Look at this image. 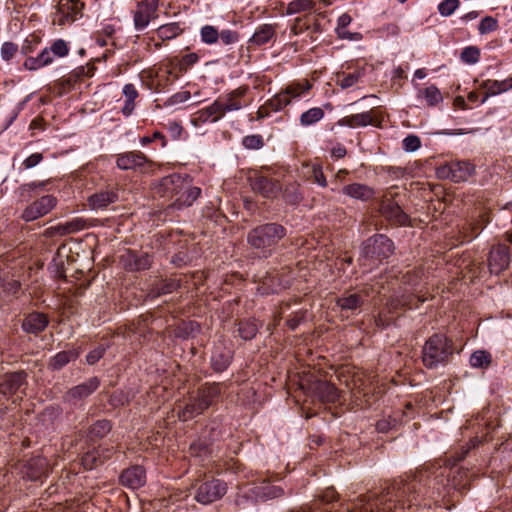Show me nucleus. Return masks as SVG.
<instances>
[{
	"label": "nucleus",
	"instance_id": "1",
	"mask_svg": "<svg viewBox=\"0 0 512 512\" xmlns=\"http://www.w3.org/2000/svg\"><path fill=\"white\" fill-rule=\"evenodd\" d=\"M444 487L445 479L441 471L421 469L406 480H394L380 495H359L346 512H398L405 508L429 506L425 501L439 497Z\"/></svg>",
	"mask_w": 512,
	"mask_h": 512
},
{
	"label": "nucleus",
	"instance_id": "2",
	"mask_svg": "<svg viewBox=\"0 0 512 512\" xmlns=\"http://www.w3.org/2000/svg\"><path fill=\"white\" fill-rule=\"evenodd\" d=\"M286 236V227L277 222H268L250 229L246 240L251 249L256 250L260 256L268 258Z\"/></svg>",
	"mask_w": 512,
	"mask_h": 512
},
{
	"label": "nucleus",
	"instance_id": "3",
	"mask_svg": "<svg viewBox=\"0 0 512 512\" xmlns=\"http://www.w3.org/2000/svg\"><path fill=\"white\" fill-rule=\"evenodd\" d=\"M223 383L206 382L196 391L195 395L188 398L183 408L178 412L181 421L191 420L203 414L221 396Z\"/></svg>",
	"mask_w": 512,
	"mask_h": 512
},
{
	"label": "nucleus",
	"instance_id": "4",
	"mask_svg": "<svg viewBox=\"0 0 512 512\" xmlns=\"http://www.w3.org/2000/svg\"><path fill=\"white\" fill-rule=\"evenodd\" d=\"M455 351L452 339L445 334L435 333L430 336L422 347V363L427 369L446 366Z\"/></svg>",
	"mask_w": 512,
	"mask_h": 512
},
{
	"label": "nucleus",
	"instance_id": "5",
	"mask_svg": "<svg viewBox=\"0 0 512 512\" xmlns=\"http://www.w3.org/2000/svg\"><path fill=\"white\" fill-rule=\"evenodd\" d=\"M395 250L393 241L384 234H374L362 242L359 260L370 263H381L388 259ZM365 265V263H363Z\"/></svg>",
	"mask_w": 512,
	"mask_h": 512
},
{
	"label": "nucleus",
	"instance_id": "6",
	"mask_svg": "<svg viewBox=\"0 0 512 512\" xmlns=\"http://www.w3.org/2000/svg\"><path fill=\"white\" fill-rule=\"evenodd\" d=\"M249 91L248 86H240L225 96H220L208 107L212 117V123L218 122L226 113L241 110L247 106L244 97Z\"/></svg>",
	"mask_w": 512,
	"mask_h": 512
},
{
	"label": "nucleus",
	"instance_id": "7",
	"mask_svg": "<svg viewBox=\"0 0 512 512\" xmlns=\"http://www.w3.org/2000/svg\"><path fill=\"white\" fill-rule=\"evenodd\" d=\"M68 53L67 43L63 39H57L50 47L44 48L36 57H27L23 67L30 71H36L53 63L55 57L63 58Z\"/></svg>",
	"mask_w": 512,
	"mask_h": 512
},
{
	"label": "nucleus",
	"instance_id": "8",
	"mask_svg": "<svg viewBox=\"0 0 512 512\" xmlns=\"http://www.w3.org/2000/svg\"><path fill=\"white\" fill-rule=\"evenodd\" d=\"M475 173V165L468 160H452L436 168V176L454 183L467 181Z\"/></svg>",
	"mask_w": 512,
	"mask_h": 512
},
{
	"label": "nucleus",
	"instance_id": "9",
	"mask_svg": "<svg viewBox=\"0 0 512 512\" xmlns=\"http://www.w3.org/2000/svg\"><path fill=\"white\" fill-rule=\"evenodd\" d=\"M187 188V175L171 174L159 180L154 186V195L167 201L181 196L184 189Z\"/></svg>",
	"mask_w": 512,
	"mask_h": 512
},
{
	"label": "nucleus",
	"instance_id": "10",
	"mask_svg": "<svg viewBox=\"0 0 512 512\" xmlns=\"http://www.w3.org/2000/svg\"><path fill=\"white\" fill-rule=\"evenodd\" d=\"M227 492V484L220 479H210L196 486L194 499L203 505L211 504L221 499Z\"/></svg>",
	"mask_w": 512,
	"mask_h": 512
},
{
	"label": "nucleus",
	"instance_id": "11",
	"mask_svg": "<svg viewBox=\"0 0 512 512\" xmlns=\"http://www.w3.org/2000/svg\"><path fill=\"white\" fill-rule=\"evenodd\" d=\"M116 167L120 170H132L145 173L154 162L139 150L127 151L116 155Z\"/></svg>",
	"mask_w": 512,
	"mask_h": 512
},
{
	"label": "nucleus",
	"instance_id": "12",
	"mask_svg": "<svg viewBox=\"0 0 512 512\" xmlns=\"http://www.w3.org/2000/svg\"><path fill=\"white\" fill-rule=\"evenodd\" d=\"M176 65L171 58L159 64L154 70L152 78V85L154 90L158 93L163 92L165 89L174 84L176 80L181 77Z\"/></svg>",
	"mask_w": 512,
	"mask_h": 512
},
{
	"label": "nucleus",
	"instance_id": "13",
	"mask_svg": "<svg viewBox=\"0 0 512 512\" xmlns=\"http://www.w3.org/2000/svg\"><path fill=\"white\" fill-rule=\"evenodd\" d=\"M100 386V379L96 376L70 388L63 396V401L71 407H82L83 402Z\"/></svg>",
	"mask_w": 512,
	"mask_h": 512
},
{
	"label": "nucleus",
	"instance_id": "14",
	"mask_svg": "<svg viewBox=\"0 0 512 512\" xmlns=\"http://www.w3.org/2000/svg\"><path fill=\"white\" fill-rule=\"evenodd\" d=\"M28 374L24 370L9 372L0 377V394L11 397L17 393L26 394Z\"/></svg>",
	"mask_w": 512,
	"mask_h": 512
},
{
	"label": "nucleus",
	"instance_id": "15",
	"mask_svg": "<svg viewBox=\"0 0 512 512\" xmlns=\"http://www.w3.org/2000/svg\"><path fill=\"white\" fill-rule=\"evenodd\" d=\"M160 0H136L133 11L134 27L137 31L144 30L149 23L158 18V5Z\"/></svg>",
	"mask_w": 512,
	"mask_h": 512
},
{
	"label": "nucleus",
	"instance_id": "16",
	"mask_svg": "<svg viewBox=\"0 0 512 512\" xmlns=\"http://www.w3.org/2000/svg\"><path fill=\"white\" fill-rule=\"evenodd\" d=\"M57 199L52 195H45L28 205L21 214L25 222H32L45 215L55 208Z\"/></svg>",
	"mask_w": 512,
	"mask_h": 512
},
{
	"label": "nucleus",
	"instance_id": "17",
	"mask_svg": "<svg viewBox=\"0 0 512 512\" xmlns=\"http://www.w3.org/2000/svg\"><path fill=\"white\" fill-rule=\"evenodd\" d=\"M248 180L252 190L259 193L264 198H274L281 190V186L277 180L257 172L250 175Z\"/></svg>",
	"mask_w": 512,
	"mask_h": 512
},
{
	"label": "nucleus",
	"instance_id": "18",
	"mask_svg": "<svg viewBox=\"0 0 512 512\" xmlns=\"http://www.w3.org/2000/svg\"><path fill=\"white\" fill-rule=\"evenodd\" d=\"M381 215L395 226H408L410 217L392 198L385 197L380 204Z\"/></svg>",
	"mask_w": 512,
	"mask_h": 512
},
{
	"label": "nucleus",
	"instance_id": "19",
	"mask_svg": "<svg viewBox=\"0 0 512 512\" xmlns=\"http://www.w3.org/2000/svg\"><path fill=\"white\" fill-rule=\"evenodd\" d=\"M84 3L80 0H58V24L65 25L83 16Z\"/></svg>",
	"mask_w": 512,
	"mask_h": 512
},
{
	"label": "nucleus",
	"instance_id": "20",
	"mask_svg": "<svg viewBox=\"0 0 512 512\" xmlns=\"http://www.w3.org/2000/svg\"><path fill=\"white\" fill-rule=\"evenodd\" d=\"M120 262L127 271L136 272L149 269L152 257L147 252L128 249L120 256Z\"/></svg>",
	"mask_w": 512,
	"mask_h": 512
},
{
	"label": "nucleus",
	"instance_id": "21",
	"mask_svg": "<svg viewBox=\"0 0 512 512\" xmlns=\"http://www.w3.org/2000/svg\"><path fill=\"white\" fill-rule=\"evenodd\" d=\"M511 261L509 246L497 244L488 255V267L491 273L499 274L509 267Z\"/></svg>",
	"mask_w": 512,
	"mask_h": 512
},
{
	"label": "nucleus",
	"instance_id": "22",
	"mask_svg": "<svg viewBox=\"0 0 512 512\" xmlns=\"http://www.w3.org/2000/svg\"><path fill=\"white\" fill-rule=\"evenodd\" d=\"M337 125L350 128L366 127L368 125L380 127L381 119L377 115V111L371 109L366 112L345 116L337 121Z\"/></svg>",
	"mask_w": 512,
	"mask_h": 512
},
{
	"label": "nucleus",
	"instance_id": "23",
	"mask_svg": "<svg viewBox=\"0 0 512 512\" xmlns=\"http://www.w3.org/2000/svg\"><path fill=\"white\" fill-rule=\"evenodd\" d=\"M119 482L126 488L132 490L139 489L146 483L145 469L139 465L131 466L122 471Z\"/></svg>",
	"mask_w": 512,
	"mask_h": 512
},
{
	"label": "nucleus",
	"instance_id": "24",
	"mask_svg": "<svg viewBox=\"0 0 512 512\" xmlns=\"http://www.w3.org/2000/svg\"><path fill=\"white\" fill-rule=\"evenodd\" d=\"M233 360V351L224 345H216L210 357V366L216 373H222L230 366Z\"/></svg>",
	"mask_w": 512,
	"mask_h": 512
},
{
	"label": "nucleus",
	"instance_id": "25",
	"mask_svg": "<svg viewBox=\"0 0 512 512\" xmlns=\"http://www.w3.org/2000/svg\"><path fill=\"white\" fill-rule=\"evenodd\" d=\"M311 390L322 403H335L340 397V392L336 386L323 380L315 381L311 385Z\"/></svg>",
	"mask_w": 512,
	"mask_h": 512
},
{
	"label": "nucleus",
	"instance_id": "26",
	"mask_svg": "<svg viewBox=\"0 0 512 512\" xmlns=\"http://www.w3.org/2000/svg\"><path fill=\"white\" fill-rule=\"evenodd\" d=\"M48 472L47 460L43 457H34L23 466L22 473L29 480H40Z\"/></svg>",
	"mask_w": 512,
	"mask_h": 512
},
{
	"label": "nucleus",
	"instance_id": "27",
	"mask_svg": "<svg viewBox=\"0 0 512 512\" xmlns=\"http://www.w3.org/2000/svg\"><path fill=\"white\" fill-rule=\"evenodd\" d=\"M49 324L48 317L44 313H29L22 322V329L26 333L37 335L43 332Z\"/></svg>",
	"mask_w": 512,
	"mask_h": 512
},
{
	"label": "nucleus",
	"instance_id": "28",
	"mask_svg": "<svg viewBox=\"0 0 512 512\" xmlns=\"http://www.w3.org/2000/svg\"><path fill=\"white\" fill-rule=\"evenodd\" d=\"M277 24L265 23L259 25L248 40L250 46L261 47L276 37Z\"/></svg>",
	"mask_w": 512,
	"mask_h": 512
},
{
	"label": "nucleus",
	"instance_id": "29",
	"mask_svg": "<svg viewBox=\"0 0 512 512\" xmlns=\"http://www.w3.org/2000/svg\"><path fill=\"white\" fill-rule=\"evenodd\" d=\"M366 295L362 292L345 293L336 299V305L343 311L354 312L362 307Z\"/></svg>",
	"mask_w": 512,
	"mask_h": 512
},
{
	"label": "nucleus",
	"instance_id": "30",
	"mask_svg": "<svg viewBox=\"0 0 512 512\" xmlns=\"http://www.w3.org/2000/svg\"><path fill=\"white\" fill-rule=\"evenodd\" d=\"M480 88L486 90V93L481 100V103H484L490 96H495L512 89V77L502 81L492 79L484 80L480 84Z\"/></svg>",
	"mask_w": 512,
	"mask_h": 512
},
{
	"label": "nucleus",
	"instance_id": "31",
	"mask_svg": "<svg viewBox=\"0 0 512 512\" xmlns=\"http://www.w3.org/2000/svg\"><path fill=\"white\" fill-rule=\"evenodd\" d=\"M87 228V221L83 218H74L71 221H68L64 224H59L56 227H51L47 229V234L50 236L53 235H59V236H65L68 234H73L76 232H79L81 230H84Z\"/></svg>",
	"mask_w": 512,
	"mask_h": 512
},
{
	"label": "nucleus",
	"instance_id": "32",
	"mask_svg": "<svg viewBox=\"0 0 512 512\" xmlns=\"http://www.w3.org/2000/svg\"><path fill=\"white\" fill-rule=\"evenodd\" d=\"M342 193L360 201H369L375 195V191L372 187L362 183L345 185L342 188Z\"/></svg>",
	"mask_w": 512,
	"mask_h": 512
},
{
	"label": "nucleus",
	"instance_id": "33",
	"mask_svg": "<svg viewBox=\"0 0 512 512\" xmlns=\"http://www.w3.org/2000/svg\"><path fill=\"white\" fill-rule=\"evenodd\" d=\"M424 301L425 299L416 297L412 294H402L401 296H394L390 298L388 302V309L392 312L403 308H418L419 303H423Z\"/></svg>",
	"mask_w": 512,
	"mask_h": 512
},
{
	"label": "nucleus",
	"instance_id": "34",
	"mask_svg": "<svg viewBox=\"0 0 512 512\" xmlns=\"http://www.w3.org/2000/svg\"><path fill=\"white\" fill-rule=\"evenodd\" d=\"M200 194L201 189L196 186H191L187 178V188L182 191L181 196H178L170 206L176 209L191 206Z\"/></svg>",
	"mask_w": 512,
	"mask_h": 512
},
{
	"label": "nucleus",
	"instance_id": "35",
	"mask_svg": "<svg viewBox=\"0 0 512 512\" xmlns=\"http://www.w3.org/2000/svg\"><path fill=\"white\" fill-rule=\"evenodd\" d=\"M78 357L79 352L76 349L60 351L49 360L48 366L50 369L58 371Z\"/></svg>",
	"mask_w": 512,
	"mask_h": 512
},
{
	"label": "nucleus",
	"instance_id": "36",
	"mask_svg": "<svg viewBox=\"0 0 512 512\" xmlns=\"http://www.w3.org/2000/svg\"><path fill=\"white\" fill-rule=\"evenodd\" d=\"M118 198L116 192L112 190L100 191L88 198L89 205L93 209H104L108 205L114 203Z\"/></svg>",
	"mask_w": 512,
	"mask_h": 512
},
{
	"label": "nucleus",
	"instance_id": "37",
	"mask_svg": "<svg viewBox=\"0 0 512 512\" xmlns=\"http://www.w3.org/2000/svg\"><path fill=\"white\" fill-rule=\"evenodd\" d=\"M364 76V69L357 68L353 72H340L337 73L336 83L342 88L347 89L357 84Z\"/></svg>",
	"mask_w": 512,
	"mask_h": 512
},
{
	"label": "nucleus",
	"instance_id": "38",
	"mask_svg": "<svg viewBox=\"0 0 512 512\" xmlns=\"http://www.w3.org/2000/svg\"><path fill=\"white\" fill-rule=\"evenodd\" d=\"M111 429L112 423L109 420H97L89 427L87 436L91 441H97L104 438Z\"/></svg>",
	"mask_w": 512,
	"mask_h": 512
},
{
	"label": "nucleus",
	"instance_id": "39",
	"mask_svg": "<svg viewBox=\"0 0 512 512\" xmlns=\"http://www.w3.org/2000/svg\"><path fill=\"white\" fill-rule=\"evenodd\" d=\"M259 325L255 319H245L238 323V334L243 340H252L258 333Z\"/></svg>",
	"mask_w": 512,
	"mask_h": 512
},
{
	"label": "nucleus",
	"instance_id": "40",
	"mask_svg": "<svg viewBox=\"0 0 512 512\" xmlns=\"http://www.w3.org/2000/svg\"><path fill=\"white\" fill-rule=\"evenodd\" d=\"M200 331V326L194 321H183L175 329L174 335L180 339H188L194 337Z\"/></svg>",
	"mask_w": 512,
	"mask_h": 512
},
{
	"label": "nucleus",
	"instance_id": "41",
	"mask_svg": "<svg viewBox=\"0 0 512 512\" xmlns=\"http://www.w3.org/2000/svg\"><path fill=\"white\" fill-rule=\"evenodd\" d=\"M181 287V282L176 278L163 279L153 288L155 296L170 294Z\"/></svg>",
	"mask_w": 512,
	"mask_h": 512
},
{
	"label": "nucleus",
	"instance_id": "42",
	"mask_svg": "<svg viewBox=\"0 0 512 512\" xmlns=\"http://www.w3.org/2000/svg\"><path fill=\"white\" fill-rule=\"evenodd\" d=\"M312 85L304 80L302 82H293L288 84L283 90L289 96L290 102L293 99L301 97L311 89Z\"/></svg>",
	"mask_w": 512,
	"mask_h": 512
},
{
	"label": "nucleus",
	"instance_id": "43",
	"mask_svg": "<svg viewBox=\"0 0 512 512\" xmlns=\"http://www.w3.org/2000/svg\"><path fill=\"white\" fill-rule=\"evenodd\" d=\"M171 60L176 65L178 71L183 75L187 70L199 61V56L196 53H188L178 57H172Z\"/></svg>",
	"mask_w": 512,
	"mask_h": 512
},
{
	"label": "nucleus",
	"instance_id": "44",
	"mask_svg": "<svg viewBox=\"0 0 512 512\" xmlns=\"http://www.w3.org/2000/svg\"><path fill=\"white\" fill-rule=\"evenodd\" d=\"M323 117L324 111L320 107H313L301 114L300 124L302 126H310L320 121Z\"/></svg>",
	"mask_w": 512,
	"mask_h": 512
},
{
	"label": "nucleus",
	"instance_id": "45",
	"mask_svg": "<svg viewBox=\"0 0 512 512\" xmlns=\"http://www.w3.org/2000/svg\"><path fill=\"white\" fill-rule=\"evenodd\" d=\"M156 32L157 36L161 40L165 41L177 37L179 34H181L182 29L180 28L178 23H168L160 26Z\"/></svg>",
	"mask_w": 512,
	"mask_h": 512
},
{
	"label": "nucleus",
	"instance_id": "46",
	"mask_svg": "<svg viewBox=\"0 0 512 512\" xmlns=\"http://www.w3.org/2000/svg\"><path fill=\"white\" fill-rule=\"evenodd\" d=\"M289 96L282 89L280 92L275 94L272 98L267 100V106H270V110L273 112H278L283 110L286 106L290 104Z\"/></svg>",
	"mask_w": 512,
	"mask_h": 512
},
{
	"label": "nucleus",
	"instance_id": "47",
	"mask_svg": "<svg viewBox=\"0 0 512 512\" xmlns=\"http://www.w3.org/2000/svg\"><path fill=\"white\" fill-rule=\"evenodd\" d=\"M314 6L315 4L311 0H293L287 5L285 14L293 15L301 12L310 11L314 8Z\"/></svg>",
	"mask_w": 512,
	"mask_h": 512
},
{
	"label": "nucleus",
	"instance_id": "48",
	"mask_svg": "<svg viewBox=\"0 0 512 512\" xmlns=\"http://www.w3.org/2000/svg\"><path fill=\"white\" fill-rule=\"evenodd\" d=\"M46 186L45 181H32L20 185L17 189V194L22 200H28L31 198L32 193L37 189H44Z\"/></svg>",
	"mask_w": 512,
	"mask_h": 512
},
{
	"label": "nucleus",
	"instance_id": "49",
	"mask_svg": "<svg viewBox=\"0 0 512 512\" xmlns=\"http://www.w3.org/2000/svg\"><path fill=\"white\" fill-rule=\"evenodd\" d=\"M491 363L490 353L477 350L470 357V365L474 368H487Z\"/></svg>",
	"mask_w": 512,
	"mask_h": 512
},
{
	"label": "nucleus",
	"instance_id": "50",
	"mask_svg": "<svg viewBox=\"0 0 512 512\" xmlns=\"http://www.w3.org/2000/svg\"><path fill=\"white\" fill-rule=\"evenodd\" d=\"M81 464L86 470H92L100 465L101 459H100V452L95 451V449L87 451L83 456L81 457Z\"/></svg>",
	"mask_w": 512,
	"mask_h": 512
},
{
	"label": "nucleus",
	"instance_id": "51",
	"mask_svg": "<svg viewBox=\"0 0 512 512\" xmlns=\"http://www.w3.org/2000/svg\"><path fill=\"white\" fill-rule=\"evenodd\" d=\"M200 38L207 45L215 44L219 39V31L212 25H204L200 29Z\"/></svg>",
	"mask_w": 512,
	"mask_h": 512
},
{
	"label": "nucleus",
	"instance_id": "52",
	"mask_svg": "<svg viewBox=\"0 0 512 512\" xmlns=\"http://www.w3.org/2000/svg\"><path fill=\"white\" fill-rule=\"evenodd\" d=\"M460 59L466 64H475L480 59V49L476 46H467L462 50Z\"/></svg>",
	"mask_w": 512,
	"mask_h": 512
},
{
	"label": "nucleus",
	"instance_id": "53",
	"mask_svg": "<svg viewBox=\"0 0 512 512\" xmlns=\"http://www.w3.org/2000/svg\"><path fill=\"white\" fill-rule=\"evenodd\" d=\"M423 95L429 106H435L443 100L440 90L435 85L425 88Z\"/></svg>",
	"mask_w": 512,
	"mask_h": 512
},
{
	"label": "nucleus",
	"instance_id": "54",
	"mask_svg": "<svg viewBox=\"0 0 512 512\" xmlns=\"http://www.w3.org/2000/svg\"><path fill=\"white\" fill-rule=\"evenodd\" d=\"M312 17L310 14H306L303 17H297L294 20L293 25L291 26V33L293 35H299L303 33L304 31L308 30L311 25Z\"/></svg>",
	"mask_w": 512,
	"mask_h": 512
},
{
	"label": "nucleus",
	"instance_id": "55",
	"mask_svg": "<svg viewBox=\"0 0 512 512\" xmlns=\"http://www.w3.org/2000/svg\"><path fill=\"white\" fill-rule=\"evenodd\" d=\"M283 197H284L285 201L291 205H295V204L299 203V201L301 200L302 197L299 192L298 185L290 184V185L286 186L284 193H283Z\"/></svg>",
	"mask_w": 512,
	"mask_h": 512
},
{
	"label": "nucleus",
	"instance_id": "56",
	"mask_svg": "<svg viewBox=\"0 0 512 512\" xmlns=\"http://www.w3.org/2000/svg\"><path fill=\"white\" fill-rule=\"evenodd\" d=\"M207 122H212L208 107L198 110L191 116V124L195 127H200Z\"/></svg>",
	"mask_w": 512,
	"mask_h": 512
},
{
	"label": "nucleus",
	"instance_id": "57",
	"mask_svg": "<svg viewBox=\"0 0 512 512\" xmlns=\"http://www.w3.org/2000/svg\"><path fill=\"white\" fill-rule=\"evenodd\" d=\"M459 5V0H443L438 5V11L441 16L448 17L455 12Z\"/></svg>",
	"mask_w": 512,
	"mask_h": 512
},
{
	"label": "nucleus",
	"instance_id": "58",
	"mask_svg": "<svg viewBox=\"0 0 512 512\" xmlns=\"http://www.w3.org/2000/svg\"><path fill=\"white\" fill-rule=\"evenodd\" d=\"M498 28V21L492 16L484 17L478 27L481 35L493 32Z\"/></svg>",
	"mask_w": 512,
	"mask_h": 512
},
{
	"label": "nucleus",
	"instance_id": "59",
	"mask_svg": "<svg viewBox=\"0 0 512 512\" xmlns=\"http://www.w3.org/2000/svg\"><path fill=\"white\" fill-rule=\"evenodd\" d=\"M242 145L247 149H260L264 145L263 137L259 134L245 136Z\"/></svg>",
	"mask_w": 512,
	"mask_h": 512
},
{
	"label": "nucleus",
	"instance_id": "60",
	"mask_svg": "<svg viewBox=\"0 0 512 512\" xmlns=\"http://www.w3.org/2000/svg\"><path fill=\"white\" fill-rule=\"evenodd\" d=\"M17 51V44L10 41L4 42L0 49L1 58L5 61H9L16 55Z\"/></svg>",
	"mask_w": 512,
	"mask_h": 512
},
{
	"label": "nucleus",
	"instance_id": "61",
	"mask_svg": "<svg viewBox=\"0 0 512 512\" xmlns=\"http://www.w3.org/2000/svg\"><path fill=\"white\" fill-rule=\"evenodd\" d=\"M219 39L225 45H232L239 41L240 36L237 31L231 29H223L219 32Z\"/></svg>",
	"mask_w": 512,
	"mask_h": 512
},
{
	"label": "nucleus",
	"instance_id": "62",
	"mask_svg": "<svg viewBox=\"0 0 512 512\" xmlns=\"http://www.w3.org/2000/svg\"><path fill=\"white\" fill-rule=\"evenodd\" d=\"M261 490H262L261 497L265 500L278 498L284 494V490L280 486H275V485L263 486L261 488Z\"/></svg>",
	"mask_w": 512,
	"mask_h": 512
},
{
	"label": "nucleus",
	"instance_id": "63",
	"mask_svg": "<svg viewBox=\"0 0 512 512\" xmlns=\"http://www.w3.org/2000/svg\"><path fill=\"white\" fill-rule=\"evenodd\" d=\"M421 146L420 138L416 135H408L402 141V148L406 152H414Z\"/></svg>",
	"mask_w": 512,
	"mask_h": 512
},
{
	"label": "nucleus",
	"instance_id": "64",
	"mask_svg": "<svg viewBox=\"0 0 512 512\" xmlns=\"http://www.w3.org/2000/svg\"><path fill=\"white\" fill-rule=\"evenodd\" d=\"M0 286L3 288V292L6 295L17 296L21 289V282L15 279L9 281L4 279Z\"/></svg>",
	"mask_w": 512,
	"mask_h": 512
}]
</instances>
